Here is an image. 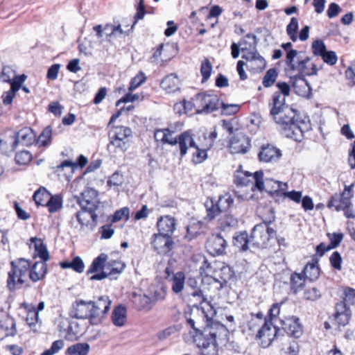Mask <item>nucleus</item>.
Returning <instances> with one entry per match:
<instances>
[{
  "instance_id": "nucleus-1",
  "label": "nucleus",
  "mask_w": 355,
  "mask_h": 355,
  "mask_svg": "<svg viewBox=\"0 0 355 355\" xmlns=\"http://www.w3.org/2000/svg\"><path fill=\"white\" fill-rule=\"evenodd\" d=\"M199 311L206 320V324L202 331L196 327L194 320L191 318L187 320V324L196 333L193 340L197 347L202 349V355H218V346L225 345L227 342L229 333L227 327L213 320L217 313V310L209 302L205 303Z\"/></svg>"
},
{
  "instance_id": "nucleus-2",
  "label": "nucleus",
  "mask_w": 355,
  "mask_h": 355,
  "mask_svg": "<svg viewBox=\"0 0 355 355\" xmlns=\"http://www.w3.org/2000/svg\"><path fill=\"white\" fill-rule=\"evenodd\" d=\"M245 38L248 39L250 41L248 42L243 40L240 42L239 46L236 43H232L231 45L233 58H237L239 57L240 51L239 46H241V51L243 53L242 58L248 62L247 65L248 68L253 70L263 69L266 66V61L257 50L258 44L257 36L248 33L245 35Z\"/></svg>"
},
{
  "instance_id": "nucleus-3",
  "label": "nucleus",
  "mask_w": 355,
  "mask_h": 355,
  "mask_svg": "<svg viewBox=\"0 0 355 355\" xmlns=\"http://www.w3.org/2000/svg\"><path fill=\"white\" fill-rule=\"evenodd\" d=\"M270 216L263 218L261 223L256 225L252 230L250 235L251 245L258 248H267L274 241L276 232L269 227V225L275 220L274 211L268 209Z\"/></svg>"
},
{
  "instance_id": "nucleus-4",
  "label": "nucleus",
  "mask_w": 355,
  "mask_h": 355,
  "mask_svg": "<svg viewBox=\"0 0 355 355\" xmlns=\"http://www.w3.org/2000/svg\"><path fill=\"white\" fill-rule=\"evenodd\" d=\"M293 116L287 118L284 116L278 115L282 117L281 121L274 120L279 126L282 134L286 137L291 138L296 141H301L304 137V132L308 130V125L306 122L299 119L295 110L293 109Z\"/></svg>"
},
{
  "instance_id": "nucleus-5",
  "label": "nucleus",
  "mask_w": 355,
  "mask_h": 355,
  "mask_svg": "<svg viewBox=\"0 0 355 355\" xmlns=\"http://www.w3.org/2000/svg\"><path fill=\"white\" fill-rule=\"evenodd\" d=\"M286 64L288 71L296 72L297 76H315L319 68L313 63H310V58L302 57L297 51H290L286 57Z\"/></svg>"
},
{
  "instance_id": "nucleus-6",
  "label": "nucleus",
  "mask_w": 355,
  "mask_h": 355,
  "mask_svg": "<svg viewBox=\"0 0 355 355\" xmlns=\"http://www.w3.org/2000/svg\"><path fill=\"white\" fill-rule=\"evenodd\" d=\"M110 144L108 148H115V152H125L130 147L132 138V131L126 126L119 125L113 126L109 132Z\"/></svg>"
},
{
  "instance_id": "nucleus-7",
  "label": "nucleus",
  "mask_w": 355,
  "mask_h": 355,
  "mask_svg": "<svg viewBox=\"0 0 355 355\" xmlns=\"http://www.w3.org/2000/svg\"><path fill=\"white\" fill-rule=\"evenodd\" d=\"M353 193L347 189L338 194L335 193L331 197L327 202L328 208H334L336 211H343L344 215L347 218H355V208L352 202Z\"/></svg>"
},
{
  "instance_id": "nucleus-8",
  "label": "nucleus",
  "mask_w": 355,
  "mask_h": 355,
  "mask_svg": "<svg viewBox=\"0 0 355 355\" xmlns=\"http://www.w3.org/2000/svg\"><path fill=\"white\" fill-rule=\"evenodd\" d=\"M234 183L237 187H249L252 191L254 189L262 191L264 190L263 173L261 171H256L254 173L236 171Z\"/></svg>"
},
{
  "instance_id": "nucleus-9",
  "label": "nucleus",
  "mask_w": 355,
  "mask_h": 355,
  "mask_svg": "<svg viewBox=\"0 0 355 355\" xmlns=\"http://www.w3.org/2000/svg\"><path fill=\"white\" fill-rule=\"evenodd\" d=\"M196 114H210L220 107V101L217 95L199 93L195 96Z\"/></svg>"
},
{
  "instance_id": "nucleus-10",
  "label": "nucleus",
  "mask_w": 355,
  "mask_h": 355,
  "mask_svg": "<svg viewBox=\"0 0 355 355\" xmlns=\"http://www.w3.org/2000/svg\"><path fill=\"white\" fill-rule=\"evenodd\" d=\"M111 303L109 297L106 295L101 296L96 300L90 301L92 312V315H90V324L92 325H98L103 322V318L110 309Z\"/></svg>"
},
{
  "instance_id": "nucleus-11",
  "label": "nucleus",
  "mask_w": 355,
  "mask_h": 355,
  "mask_svg": "<svg viewBox=\"0 0 355 355\" xmlns=\"http://www.w3.org/2000/svg\"><path fill=\"white\" fill-rule=\"evenodd\" d=\"M285 102L284 96L279 92H275L272 94V102L269 103V106L270 107V114L273 120L281 121L282 117L278 115H282L287 118H291L293 116V109L286 105Z\"/></svg>"
},
{
  "instance_id": "nucleus-12",
  "label": "nucleus",
  "mask_w": 355,
  "mask_h": 355,
  "mask_svg": "<svg viewBox=\"0 0 355 355\" xmlns=\"http://www.w3.org/2000/svg\"><path fill=\"white\" fill-rule=\"evenodd\" d=\"M279 331V329L275 326L272 321L266 319L264 324L258 330L256 338L261 341V346L263 348H266L277 337Z\"/></svg>"
},
{
  "instance_id": "nucleus-13",
  "label": "nucleus",
  "mask_w": 355,
  "mask_h": 355,
  "mask_svg": "<svg viewBox=\"0 0 355 355\" xmlns=\"http://www.w3.org/2000/svg\"><path fill=\"white\" fill-rule=\"evenodd\" d=\"M19 132L12 130L5 131L0 136V151L9 155L16 149L19 142Z\"/></svg>"
},
{
  "instance_id": "nucleus-14",
  "label": "nucleus",
  "mask_w": 355,
  "mask_h": 355,
  "mask_svg": "<svg viewBox=\"0 0 355 355\" xmlns=\"http://www.w3.org/2000/svg\"><path fill=\"white\" fill-rule=\"evenodd\" d=\"M174 244L171 236L159 232L154 234L151 239V245L154 250L159 254H168L173 248Z\"/></svg>"
},
{
  "instance_id": "nucleus-15",
  "label": "nucleus",
  "mask_w": 355,
  "mask_h": 355,
  "mask_svg": "<svg viewBox=\"0 0 355 355\" xmlns=\"http://www.w3.org/2000/svg\"><path fill=\"white\" fill-rule=\"evenodd\" d=\"M78 202L82 209L88 211H96L100 205L98 199V192L94 189L87 188L81 193Z\"/></svg>"
},
{
  "instance_id": "nucleus-16",
  "label": "nucleus",
  "mask_w": 355,
  "mask_h": 355,
  "mask_svg": "<svg viewBox=\"0 0 355 355\" xmlns=\"http://www.w3.org/2000/svg\"><path fill=\"white\" fill-rule=\"evenodd\" d=\"M249 138L243 132L236 133L230 140L228 148L232 154H244L250 148Z\"/></svg>"
},
{
  "instance_id": "nucleus-17",
  "label": "nucleus",
  "mask_w": 355,
  "mask_h": 355,
  "mask_svg": "<svg viewBox=\"0 0 355 355\" xmlns=\"http://www.w3.org/2000/svg\"><path fill=\"white\" fill-rule=\"evenodd\" d=\"M45 303L40 302L37 307L33 304H28L24 302V309L26 311V324L33 332L37 331V327L40 326L39 312L44 309Z\"/></svg>"
},
{
  "instance_id": "nucleus-18",
  "label": "nucleus",
  "mask_w": 355,
  "mask_h": 355,
  "mask_svg": "<svg viewBox=\"0 0 355 355\" xmlns=\"http://www.w3.org/2000/svg\"><path fill=\"white\" fill-rule=\"evenodd\" d=\"M227 243L220 234H211L207 239L206 248L212 255H221L225 252Z\"/></svg>"
},
{
  "instance_id": "nucleus-19",
  "label": "nucleus",
  "mask_w": 355,
  "mask_h": 355,
  "mask_svg": "<svg viewBox=\"0 0 355 355\" xmlns=\"http://www.w3.org/2000/svg\"><path fill=\"white\" fill-rule=\"evenodd\" d=\"M92 308L90 301L86 302L83 300L76 301L70 310L71 317L77 319H88L90 322L92 315Z\"/></svg>"
},
{
  "instance_id": "nucleus-20",
  "label": "nucleus",
  "mask_w": 355,
  "mask_h": 355,
  "mask_svg": "<svg viewBox=\"0 0 355 355\" xmlns=\"http://www.w3.org/2000/svg\"><path fill=\"white\" fill-rule=\"evenodd\" d=\"M75 216L82 229L87 227L94 230L97 225L98 215L94 211H88L82 209L81 211H77Z\"/></svg>"
},
{
  "instance_id": "nucleus-21",
  "label": "nucleus",
  "mask_w": 355,
  "mask_h": 355,
  "mask_svg": "<svg viewBox=\"0 0 355 355\" xmlns=\"http://www.w3.org/2000/svg\"><path fill=\"white\" fill-rule=\"evenodd\" d=\"M258 157L259 160L263 162H275L282 157V151L277 147L268 144L261 146Z\"/></svg>"
},
{
  "instance_id": "nucleus-22",
  "label": "nucleus",
  "mask_w": 355,
  "mask_h": 355,
  "mask_svg": "<svg viewBox=\"0 0 355 355\" xmlns=\"http://www.w3.org/2000/svg\"><path fill=\"white\" fill-rule=\"evenodd\" d=\"M12 268L8 272L7 287L10 291L20 288L22 284V270L18 268L15 261H11Z\"/></svg>"
},
{
  "instance_id": "nucleus-23",
  "label": "nucleus",
  "mask_w": 355,
  "mask_h": 355,
  "mask_svg": "<svg viewBox=\"0 0 355 355\" xmlns=\"http://www.w3.org/2000/svg\"><path fill=\"white\" fill-rule=\"evenodd\" d=\"M282 329L286 334L295 338H299L302 334V327L299 322V319L295 317H290L282 321Z\"/></svg>"
},
{
  "instance_id": "nucleus-24",
  "label": "nucleus",
  "mask_w": 355,
  "mask_h": 355,
  "mask_svg": "<svg viewBox=\"0 0 355 355\" xmlns=\"http://www.w3.org/2000/svg\"><path fill=\"white\" fill-rule=\"evenodd\" d=\"M153 304L158 301L164 300L167 294V288L162 282L150 284L146 291Z\"/></svg>"
},
{
  "instance_id": "nucleus-25",
  "label": "nucleus",
  "mask_w": 355,
  "mask_h": 355,
  "mask_svg": "<svg viewBox=\"0 0 355 355\" xmlns=\"http://www.w3.org/2000/svg\"><path fill=\"white\" fill-rule=\"evenodd\" d=\"M175 219L168 215L159 217L157 222L158 232L171 236L175 230Z\"/></svg>"
},
{
  "instance_id": "nucleus-26",
  "label": "nucleus",
  "mask_w": 355,
  "mask_h": 355,
  "mask_svg": "<svg viewBox=\"0 0 355 355\" xmlns=\"http://www.w3.org/2000/svg\"><path fill=\"white\" fill-rule=\"evenodd\" d=\"M131 300L139 310L150 311L154 306L148 293H133Z\"/></svg>"
},
{
  "instance_id": "nucleus-27",
  "label": "nucleus",
  "mask_w": 355,
  "mask_h": 355,
  "mask_svg": "<svg viewBox=\"0 0 355 355\" xmlns=\"http://www.w3.org/2000/svg\"><path fill=\"white\" fill-rule=\"evenodd\" d=\"M181 157H184L189 148L193 149L196 144L189 132L186 131L179 135L178 139Z\"/></svg>"
},
{
  "instance_id": "nucleus-28",
  "label": "nucleus",
  "mask_w": 355,
  "mask_h": 355,
  "mask_svg": "<svg viewBox=\"0 0 355 355\" xmlns=\"http://www.w3.org/2000/svg\"><path fill=\"white\" fill-rule=\"evenodd\" d=\"M336 309L335 320L338 324L343 327L347 325L352 315L349 307L346 306L344 303H338Z\"/></svg>"
},
{
  "instance_id": "nucleus-29",
  "label": "nucleus",
  "mask_w": 355,
  "mask_h": 355,
  "mask_svg": "<svg viewBox=\"0 0 355 355\" xmlns=\"http://www.w3.org/2000/svg\"><path fill=\"white\" fill-rule=\"evenodd\" d=\"M291 83L295 90V92L300 96H304L306 92L311 90V87L308 81L302 76L295 75L291 77Z\"/></svg>"
},
{
  "instance_id": "nucleus-30",
  "label": "nucleus",
  "mask_w": 355,
  "mask_h": 355,
  "mask_svg": "<svg viewBox=\"0 0 355 355\" xmlns=\"http://www.w3.org/2000/svg\"><path fill=\"white\" fill-rule=\"evenodd\" d=\"M185 274L182 271L173 274L171 277L168 279L173 293L178 295L182 293L185 286Z\"/></svg>"
},
{
  "instance_id": "nucleus-31",
  "label": "nucleus",
  "mask_w": 355,
  "mask_h": 355,
  "mask_svg": "<svg viewBox=\"0 0 355 355\" xmlns=\"http://www.w3.org/2000/svg\"><path fill=\"white\" fill-rule=\"evenodd\" d=\"M112 324L117 327L125 326L127 322V309L123 305H118L112 311L111 315Z\"/></svg>"
},
{
  "instance_id": "nucleus-32",
  "label": "nucleus",
  "mask_w": 355,
  "mask_h": 355,
  "mask_svg": "<svg viewBox=\"0 0 355 355\" xmlns=\"http://www.w3.org/2000/svg\"><path fill=\"white\" fill-rule=\"evenodd\" d=\"M21 85L22 75L19 76L17 79L12 82L10 89L3 94L1 98L4 105H9L12 103L15 93L21 88Z\"/></svg>"
},
{
  "instance_id": "nucleus-33",
  "label": "nucleus",
  "mask_w": 355,
  "mask_h": 355,
  "mask_svg": "<svg viewBox=\"0 0 355 355\" xmlns=\"http://www.w3.org/2000/svg\"><path fill=\"white\" fill-rule=\"evenodd\" d=\"M47 273V266L46 263L36 261L31 268L29 277L36 282L44 278Z\"/></svg>"
},
{
  "instance_id": "nucleus-34",
  "label": "nucleus",
  "mask_w": 355,
  "mask_h": 355,
  "mask_svg": "<svg viewBox=\"0 0 355 355\" xmlns=\"http://www.w3.org/2000/svg\"><path fill=\"white\" fill-rule=\"evenodd\" d=\"M233 244L240 251L245 252L250 248L251 245L250 237L246 232H241L237 233L233 237Z\"/></svg>"
},
{
  "instance_id": "nucleus-35",
  "label": "nucleus",
  "mask_w": 355,
  "mask_h": 355,
  "mask_svg": "<svg viewBox=\"0 0 355 355\" xmlns=\"http://www.w3.org/2000/svg\"><path fill=\"white\" fill-rule=\"evenodd\" d=\"M125 265L120 260H109L105 265V270L108 276L113 277L121 274L125 269Z\"/></svg>"
},
{
  "instance_id": "nucleus-36",
  "label": "nucleus",
  "mask_w": 355,
  "mask_h": 355,
  "mask_svg": "<svg viewBox=\"0 0 355 355\" xmlns=\"http://www.w3.org/2000/svg\"><path fill=\"white\" fill-rule=\"evenodd\" d=\"M180 80L175 74L166 76L161 83V87L168 92H174L179 89Z\"/></svg>"
},
{
  "instance_id": "nucleus-37",
  "label": "nucleus",
  "mask_w": 355,
  "mask_h": 355,
  "mask_svg": "<svg viewBox=\"0 0 355 355\" xmlns=\"http://www.w3.org/2000/svg\"><path fill=\"white\" fill-rule=\"evenodd\" d=\"M87 159L85 156L81 155L78 158V164H76L69 160H64L56 167L55 171L57 173H59L61 170L67 168L69 169V173H72L73 172L74 167H76L77 165L83 168L87 164Z\"/></svg>"
},
{
  "instance_id": "nucleus-38",
  "label": "nucleus",
  "mask_w": 355,
  "mask_h": 355,
  "mask_svg": "<svg viewBox=\"0 0 355 355\" xmlns=\"http://www.w3.org/2000/svg\"><path fill=\"white\" fill-rule=\"evenodd\" d=\"M90 345L87 343H78L69 346L66 350V355H88Z\"/></svg>"
},
{
  "instance_id": "nucleus-39",
  "label": "nucleus",
  "mask_w": 355,
  "mask_h": 355,
  "mask_svg": "<svg viewBox=\"0 0 355 355\" xmlns=\"http://www.w3.org/2000/svg\"><path fill=\"white\" fill-rule=\"evenodd\" d=\"M302 274L305 279L310 281L316 280L320 276V268L318 265V261H315L314 263H308L305 266Z\"/></svg>"
},
{
  "instance_id": "nucleus-40",
  "label": "nucleus",
  "mask_w": 355,
  "mask_h": 355,
  "mask_svg": "<svg viewBox=\"0 0 355 355\" xmlns=\"http://www.w3.org/2000/svg\"><path fill=\"white\" fill-rule=\"evenodd\" d=\"M205 145L204 144H198L193 148L195 151L192 153V160L195 164H200L207 158V151L211 148H205Z\"/></svg>"
},
{
  "instance_id": "nucleus-41",
  "label": "nucleus",
  "mask_w": 355,
  "mask_h": 355,
  "mask_svg": "<svg viewBox=\"0 0 355 355\" xmlns=\"http://www.w3.org/2000/svg\"><path fill=\"white\" fill-rule=\"evenodd\" d=\"M264 189L268 193H277L280 191H284L287 188V184L272 179H266L263 180Z\"/></svg>"
},
{
  "instance_id": "nucleus-42",
  "label": "nucleus",
  "mask_w": 355,
  "mask_h": 355,
  "mask_svg": "<svg viewBox=\"0 0 355 355\" xmlns=\"http://www.w3.org/2000/svg\"><path fill=\"white\" fill-rule=\"evenodd\" d=\"M107 260V255L106 254L101 253L94 259L87 270V274L94 273L101 270H104Z\"/></svg>"
},
{
  "instance_id": "nucleus-43",
  "label": "nucleus",
  "mask_w": 355,
  "mask_h": 355,
  "mask_svg": "<svg viewBox=\"0 0 355 355\" xmlns=\"http://www.w3.org/2000/svg\"><path fill=\"white\" fill-rule=\"evenodd\" d=\"M205 207L207 211L205 219L207 220H212L221 213L217 203L214 202L212 199H207L205 202Z\"/></svg>"
},
{
  "instance_id": "nucleus-44",
  "label": "nucleus",
  "mask_w": 355,
  "mask_h": 355,
  "mask_svg": "<svg viewBox=\"0 0 355 355\" xmlns=\"http://www.w3.org/2000/svg\"><path fill=\"white\" fill-rule=\"evenodd\" d=\"M237 224V219L229 214L223 216L218 221V226L223 231H228L231 228L236 227Z\"/></svg>"
},
{
  "instance_id": "nucleus-45",
  "label": "nucleus",
  "mask_w": 355,
  "mask_h": 355,
  "mask_svg": "<svg viewBox=\"0 0 355 355\" xmlns=\"http://www.w3.org/2000/svg\"><path fill=\"white\" fill-rule=\"evenodd\" d=\"M62 268H72L77 272H82L84 270L85 265L83 260L79 257H75L71 261H64L60 263Z\"/></svg>"
},
{
  "instance_id": "nucleus-46",
  "label": "nucleus",
  "mask_w": 355,
  "mask_h": 355,
  "mask_svg": "<svg viewBox=\"0 0 355 355\" xmlns=\"http://www.w3.org/2000/svg\"><path fill=\"white\" fill-rule=\"evenodd\" d=\"M51 194L45 189L40 188L33 194V200L38 205L46 206Z\"/></svg>"
},
{
  "instance_id": "nucleus-47",
  "label": "nucleus",
  "mask_w": 355,
  "mask_h": 355,
  "mask_svg": "<svg viewBox=\"0 0 355 355\" xmlns=\"http://www.w3.org/2000/svg\"><path fill=\"white\" fill-rule=\"evenodd\" d=\"M52 128L51 125L46 127L37 139V144L39 146H49L51 142Z\"/></svg>"
},
{
  "instance_id": "nucleus-48",
  "label": "nucleus",
  "mask_w": 355,
  "mask_h": 355,
  "mask_svg": "<svg viewBox=\"0 0 355 355\" xmlns=\"http://www.w3.org/2000/svg\"><path fill=\"white\" fill-rule=\"evenodd\" d=\"M103 28L105 39L109 42L111 41L112 36H116L124 33V31L121 28L120 25L114 26L107 24L105 25Z\"/></svg>"
},
{
  "instance_id": "nucleus-49",
  "label": "nucleus",
  "mask_w": 355,
  "mask_h": 355,
  "mask_svg": "<svg viewBox=\"0 0 355 355\" xmlns=\"http://www.w3.org/2000/svg\"><path fill=\"white\" fill-rule=\"evenodd\" d=\"M305 277L302 273L295 272L291 276V286L294 293H296L299 289H301L305 282Z\"/></svg>"
},
{
  "instance_id": "nucleus-50",
  "label": "nucleus",
  "mask_w": 355,
  "mask_h": 355,
  "mask_svg": "<svg viewBox=\"0 0 355 355\" xmlns=\"http://www.w3.org/2000/svg\"><path fill=\"white\" fill-rule=\"evenodd\" d=\"M195 96L192 98L191 101H184L183 103H176L174 106L175 110H178L183 107L184 112L187 114L192 115L196 113Z\"/></svg>"
},
{
  "instance_id": "nucleus-51",
  "label": "nucleus",
  "mask_w": 355,
  "mask_h": 355,
  "mask_svg": "<svg viewBox=\"0 0 355 355\" xmlns=\"http://www.w3.org/2000/svg\"><path fill=\"white\" fill-rule=\"evenodd\" d=\"M234 200L230 193H225L219 197L218 200L216 202L221 212L228 211L232 206Z\"/></svg>"
},
{
  "instance_id": "nucleus-52",
  "label": "nucleus",
  "mask_w": 355,
  "mask_h": 355,
  "mask_svg": "<svg viewBox=\"0 0 355 355\" xmlns=\"http://www.w3.org/2000/svg\"><path fill=\"white\" fill-rule=\"evenodd\" d=\"M49 199L46 207H48L50 213H55L62 208V199L60 196H51Z\"/></svg>"
},
{
  "instance_id": "nucleus-53",
  "label": "nucleus",
  "mask_w": 355,
  "mask_h": 355,
  "mask_svg": "<svg viewBox=\"0 0 355 355\" xmlns=\"http://www.w3.org/2000/svg\"><path fill=\"white\" fill-rule=\"evenodd\" d=\"M278 76L277 70L275 68L268 69L263 78V85L265 87H270L274 85Z\"/></svg>"
},
{
  "instance_id": "nucleus-54",
  "label": "nucleus",
  "mask_w": 355,
  "mask_h": 355,
  "mask_svg": "<svg viewBox=\"0 0 355 355\" xmlns=\"http://www.w3.org/2000/svg\"><path fill=\"white\" fill-rule=\"evenodd\" d=\"M187 284L188 286H190L193 289V291L191 293V295L194 297H197L200 302H204L205 301V298L202 291L198 288L197 281L194 278H189Z\"/></svg>"
},
{
  "instance_id": "nucleus-55",
  "label": "nucleus",
  "mask_w": 355,
  "mask_h": 355,
  "mask_svg": "<svg viewBox=\"0 0 355 355\" xmlns=\"http://www.w3.org/2000/svg\"><path fill=\"white\" fill-rule=\"evenodd\" d=\"M298 29V20L295 17H292L290 23L286 26V33L293 42L297 40V31Z\"/></svg>"
},
{
  "instance_id": "nucleus-56",
  "label": "nucleus",
  "mask_w": 355,
  "mask_h": 355,
  "mask_svg": "<svg viewBox=\"0 0 355 355\" xmlns=\"http://www.w3.org/2000/svg\"><path fill=\"white\" fill-rule=\"evenodd\" d=\"M64 346V343L62 340H57L54 341L51 347L43 352L41 355H54L57 354Z\"/></svg>"
},
{
  "instance_id": "nucleus-57",
  "label": "nucleus",
  "mask_w": 355,
  "mask_h": 355,
  "mask_svg": "<svg viewBox=\"0 0 355 355\" xmlns=\"http://www.w3.org/2000/svg\"><path fill=\"white\" fill-rule=\"evenodd\" d=\"M18 77L19 76H15L14 71L8 67H3L0 75V78L2 81L10 83Z\"/></svg>"
},
{
  "instance_id": "nucleus-58",
  "label": "nucleus",
  "mask_w": 355,
  "mask_h": 355,
  "mask_svg": "<svg viewBox=\"0 0 355 355\" xmlns=\"http://www.w3.org/2000/svg\"><path fill=\"white\" fill-rule=\"evenodd\" d=\"M212 70V66L211 62L208 60H205L202 62L200 73L202 76V82H206L210 77Z\"/></svg>"
},
{
  "instance_id": "nucleus-59",
  "label": "nucleus",
  "mask_w": 355,
  "mask_h": 355,
  "mask_svg": "<svg viewBox=\"0 0 355 355\" xmlns=\"http://www.w3.org/2000/svg\"><path fill=\"white\" fill-rule=\"evenodd\" d=\"M37 143L36 135L29 128H24V146H30Z\"/></svg>"
},
{
  "instance_id": "nucleus-60",
  "label": "nucleus",
  "mask_w": 355,
  "mask_h": 355,
  "mask_svg": "<svg viewBox=\"0 0 355 355\" xmlns=\"http://www.w3.org/2000/svg\"><path fill=\"white\" fill-rule=\"evenodd\" d=\"M311 47L313 54L320 57L327 51L326 46L322 40L314 41Z\"/></svg>"
},
{
  "instance_id": "nucleus-61",
  "label": "nucleus",
  "mask_w": 355,
  "mask_h": 355,
  "mask_svg": "<svg viewBox=\"0 0 355 355\" xmlns=\"http://www.w3.org/2000/svg\"><path fill=\"white\" fill-rule=\"evenodd\" d=\"M146 76L143 72H139L130 81L129 90L132 91L139 87L146 80Z\"/></svg>"
},
{
  "instance_id": "nucleus-62",
  "label": "nucleus",
  "mask_w": 355,
  "mask_h": 355,
  "mask_svg": "<svg viewBox=\"0 0 355 355\" xmlns=\"http://www.w3.org/2000/svg\"><path fill=\"white\" fill-rule=\"evenodd\" d=\"M345 298L343 302L340 303H344L346 306L349 305H355V290L353 288H347L345 291Z\"/></svg>"
},
{
  "instance_id": "nucleus-63",
  "label": "nucleus",
  "mask_w": 355,
  "mask_h": 355,
  "mask_svg": "<svg viewBox=\"0 0 355 355\" xmlns=\"http://www.w3.org/2000/svg\"><path fill=\"white\" fill-rule=\"evenodd\" d=\"M130 209L127 207H123L116 211L113 215L112 222L116 223L121 220L123 218L128 220L129 218Z\"/></svg>"
},
{
  "instance_id": "nucleus-64",
  "label": "nucleus",
  "mask_w": 355,
  "mask_h": 355,
  "mask_svg": "<svg viewBox=\"0 0 355 355\" xmlns=\"http://www.w3.org/2000/svg\"><path fill=\"white\" fill-rule=\"evenodd\" d=\"M321 58L325 63L331 66L335 65L338 60L336 53L333 51H327Z\"/></svg>"
}]
</instances>
